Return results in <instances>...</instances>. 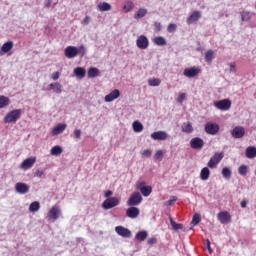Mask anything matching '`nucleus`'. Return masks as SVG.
I'll use <instances>...</instances> for the list:
<instances>
[{"label": "nucleus", "mask_w": 256, "mask_h": 256, "mask_svg": "<svg viewBox=\"0 0 256 256\" xmlns=\"http://www.w3.org/2000/svg\"><path fill=\"white\" fill-rule=\"evenodd\" d=\"M21 118V109H14L6 114L4 117V123H17V120Z\"/></svg>", "instance_id": "obj_1"}, {"label": "nucleus", "mask_w": 256, "mask_h": 256, "mask_svg": "<svg viewBox=\"0 0 256 256\" xmlns=\"http://www.w3.org/2000/svg\"><path fill=\"white\" fill-rule=\"evenodd\" d=\"M142 201H143V197L141 196V193L134 192L129 197L127 201V205L128 207H137V205H141Z\"/></svg>", "instance_id": "obj_2"}, {"label": "nucleus", "mask_w": 256, "mask_h": 256, "mask_svg": "<svg viewBox=\"0 0 256 256\" xmlns=\"http://www.w3.org/2000/svg\"><path fill=\"white\" fill-rule=\"evenodd\" d=\"M225 157V154L223 152L221 153H215L210 160L207 163V167L210 169H215L219 163H221L222 159Z\"/></svg>", "instance_id": "obj_3"}, {"label": "nucleus", "mask_w": 256, "mask_h": 256, "mask_svg": "<svg viewBox=\"0 0 256 256\" xmlns=\"http://www.w3.org/2000/svg\"><path fill=\"white\" fill-rule=\"evenodd\" d=\"M119 203H120L119 198L109 197L103 201L102 207L105 209V211H109V209H113V207H117Z\"/></svg>", "instance_id": "obj_4"}, {"label": "nucleus", "mask_w": 256, "mask_h": 256, "mask_svg": "<svg viewBox=\"0 0 256 256\" xmlns=\"http://www.w3.org/2000/svg\"><path fill=\"white\" fill-rule=\"evenodd\" d=\"M219 124L215 122H207L204 126V131L207 135H217L219 133Z\"/></svg>", "instance_id": "obj_5"}, {"label": "nucleus", "mask_w": 256, "mask_h": 256, "mask_svg": "<svg viewBox=\"0 0 256 256\" xmlns=\"http://www.w3.org/2000/svg\"><path fill=\"white\" fill-rule=\"evenodd\" d=\"M13 47V41L5 42L0 48V57H3V55H13V52H11L13 50Z\"/></svg>", "instance_id": "obj_6"}, {"label": "nucleus", "mask_w": 256, "mask_h": 256, "mask_svg": "<svg viewBox=\"0 0 256 256\" xmlns=\"http://www.w3.org/2000/svg\"><path fill=\"white\" fill-rule=\"evenodd\" d=\"M201 73V69L198 67H190L186 68L183 71V76L188 77L189 79H193V77H197Z\"/></svg>", "instance_id": "obj_7"}, {"label": "nucleus", "mask_w": 256, "mask_h": 256, "mask_svg": "<svg viewBox=\"0 0 256 256\" xmlns=\"http://www.w3.org/2000/svg\"><path fill=\"white\" fill-rule=\"evenodd\" d=\"M214 106H216L217 109H220V111H229V109H231V100L223 99L216 101L214 102Z\"/></svg>", "instance_id": "obj_8"}, {"label": "nucleus", "mask_w": 256, "mask_h": 256, "mask_svg": "<svg viewBox=\"0 0 256 256\" xmlns=\"http://www.w3.org/2000/svg\"><path fill=\"white\" fill-rule=\"evenodd\" d=\"M231 135L234 139H243L245 137V128L243 126H235L231 130Z\"/></svg>", "instance_id": "obj_9"}, {"label": "nucleus", "mask_w": 256, "mask_h": 256, "mask_svg": "<svg viewBox=\"0 0 256 256\" xmlns=\"http://www.w3.org/2000/svg\"><path fill=\"white\" fill-rule=\"evenodd\" d=\"M138 49L145 50L149 47V39L145 35H140L136 40Z\"/></svg>", "instance_id": "obj_10"}, {"label": "nucleus", "mask_w": 256, "mask_h": 256, "mask_svg": "<svg viewBox=\"0 0 256 256\" xmlns=\"http://www.w3.org/2000/svg\"><path fill=\"white\" fill-rule=\"evenodd\" d=\"M190 147L192 149L201 150L203 147H205V141H203V139L200 137H194L190 140Z\"/></svg>", "instance_id": "obj_11"}, {"label": "nucleus", "mask_w": 256, "mask_h": 256, "mask_svg": "<svg viewBox=\"0 0 256 256\" xmlns=\"http://www.w3.org/2000/svg\"><path fill=\"white\" fill-rule=\"evenodd\" d=\"M138 189L143 197H149L153 193V187L145 185V182H140L138 184Z\"/></svg>", "instance_id": "obj_12"}, {"label": "nucleus", "mask_w": 256, "mask_h": 256, "mask_svg": "<svg viewBox=\"0 0 256 256\" xmlns=\"http://www.w3.org/2000/svg\"><path fill=\"white\" fill-rule=\"evenodd\" d=\"M37 161V158L35 157H29L26 158L20 165V169H23L24 171H27V169H31L35 165V162Z\"/></svg>", "instance_id": "obj_13"}, {"label": "nucleus", "mask_w": 256, "mask_h": 256, "mask_svg": "<svg viewBox=\"0 0 256 256\" xmlns=\"http://www.w3.org/2000/svg\"><path fill=\"white\" fill-rule=\"evenodd\" d=\"M115 231L120 237H124L125 239L131 238V230H129L128 228H125L123 226H116Z\"/></svg>", "instance_id": "obj_14"}, {"label": "nucleus", "mask_w": 256, "mask_h": 256, "mask_svg": "<svg viewBox=\"0 0 256 256\" xmlns=\"http://www.w3.org/2000/svg\"><path fill=\"white\" fill-rule=\"evenodd\" d=\"M119 97H121V92L119 91V89H114L112 92L104 97V101L106 103H111L112 101H115V99H119Z\"/></svg>", "instance_id": "obj_15"}, {"label": "nucleus", "mask_w": 256, "mask_h": 256, "mask_svg": "<svg viewBox=\"0 0 256 256\" xmlns=\"http://www.w3.org/2000/svg\"><path fill=\"white\" fill-rule=\"evenodd\" d=\"M15 191L16 193H19V195H26V193L29 191V185L24 182H17L15 184Z\"/></svg>", "instance_id": "obj_16"}, {"label": "nucleus", "mask_w": 256, "mask_h": 256, "mask_svg": "<svg viewBox=\"0 0 256 256\" xmlns=\"http://www.w3.org/2000/svg\"><path fill=\"white\" fill-rule=\"evenodd\" d=\"M140 213H141V211L139 210V208H137L135 206H130L126 210V217H129V219H137L139 217Z\"/></svg>", "instance_id": "obj_17"}, {"label": "nucleus", "mask_w": 256, "mask_h": 256, "mask_svg": "<svg viewBox=\"0 0 256 256\" xmlns=\"http://www.w3.org/2000/svg\"><path fill=\"white\" fill-rule=\"evenodd\" d=\"M59 215H61V209L57 206H53L48 212V219L51 221H57V219H59Z\"/></svg>", "instance_id": "obj_18"}, {"label": "nucleus", "mask_w": 256, "mask_h": 256, "mask_svg": "<svg viewBox=\"0 0 256 256\" xmlns=\"http://www.w3.org/2000/svg\"><path fill=\"white\" fill-rule=\"evenodd\" d=\"M77 53V47L75 46H67L64 50V54L67 59H74V57H77Z\"/></svg>", "instance_id": "obj_19"}, {"label": "nucleus", "mask_w": 256, "mask_h": 256, "mask_svg": "<svg viewBox=\"0 0 256 256\" xmlns=\"http://www.w3.org/2000/svg\"><path fill=\"white\" fill-rule=\"evenodd\" d=\"M167 137L168 135L165 131H156L151 134V139H154V141H165Z\"/></svg>", "instance_id": "obj_20"}, {"label": "nucleus", "mask_w": 256, "mask_h": 256, "mask_svg": "<svg viewBox=\"0 0 256 256\" xmlns=\"http://www.w3.org/2000/svg\"><path fill=\"white\" fill-rule=\"evenodd\" d=\"M218 221H220L222 225H225V223L231 222V214H229V212L218 213Z\"/></svg>", "instance_id": "obj_21"}, {"label": "nucleus", "mask_w": 256, "mask_h": 256, "mask_svg": "<svg viewBox=\"0 0 256 256\" xmlns=\"http://www.w3.org/2000/svg\"><path fill=\"white\" fill-rule=\"evenodd\" d=\"M201 17L200 11H194L186 20L187 25H193L197 23V20Z\"/></svg>", "instance_id": "obj_22"}, {"label": "nucleus", "mask_w": 256, "mask_h": 256, "mask_svg": "<svg viewBox=\"0 0 256 256\" xmlns=\"http://www.w3.org/2000/svg\"><path fill=\"white\" fill-rule=\"evenodd\" d=\"M49 87L53 93H56L57 95H61L63 93V85H61L59 82H53L49 85Z\"/></svg>", "instance_id": "obj_23"}, {"label": "nucleus", "mask_w": 256, "mask_h": 256, "mask_svg": "<svg viewBox=\"0 0 256 256\" xmlns=\"http://www.w3.org/2000/svg\"><path fill=\"white\" fill-rule=\"evenodd\" d=\"M65 129H67V124L59 123L53 128L52 135H61Z\"/></svg>", "instance_id": "obj_24"}, {"label": "nucleus", "mask_w": 256, "mask_h": 256, "mask_svg": "<svg viewBox=\"0 0 256 256\" xmlns=\"http://www.w3.org/2000/svg\"><path fill=\"white\" fill-rule=\"evenodd\" d=\"M245 155L247 159H255L256 157V147L255 146H249L245 150Z\"/></svg>", "instance_id": "obj_25"}, {"label": "nucleus", "mask_w": 256, "mask_h": 256, "mask_svg": "<svg viewBox=\"0 0 256 256\" xmlns=\"http://www.w3.org/2000/svg\"><path fill=\"white\" fill-rule=\"evenodd\" d=\"M211 175V170H209V167H204L200 171V179L201 181H207Z\"/></svg>", "instance_id": "obj_26"}, {"label": "nucleus", "mask_w": 256, "mask_h": 256, "mask_svg": "<svg viewBox=\"0 0 256 256\" xmlns=\"http://www.w3.org/2000/svg\"><path fill=\"white\" fill-rule=\"evenodd\" d=\"M153 43L158 47H165V45H167V40L162 36H157L153 39Z\"/></svg>", "instance_id": "obj_27"}, {"label": "nucleus", "mask_w": 256, "mask_h": 256, "mask_svg": "<svg viewBox=\"0 0 256 256\" xmlns=\"http://www.w3.org/2000/svg\"><path fill=\"white\" fill-rule=\"evenodd\" d=\"M85 68L83 67H77L74 69V75L75 77H78V79H83V77H85Z\"/></svg>", "instance_id": "obj_28"}, {"label": "nucleus", "mask_w": 256, "mask_h": 256, "mask_svg": "<svg viewBox=\"0 0 256 256\" xmlns=\"http://www.w3.org/2000/svg\"><path fill=\"white\" fill-rule=\"evenodd\" d=\"M222 176L224 177V179H226V181H229V179H231V175H233V172L231 171V168L229 167H224L222 169Z\"/></svg>", "instance_id": "obj_29"}, {"label": "nucleus", "mask_w": 256, "mask_h": 256, "mask_svg": "<svg viewBox=\"0 0 256 256\" xmlns=\"http://www.w3.org/2000/svg\"><path fill=\"white\" fill-rule=\"evenodd\" d=\"M41 209V204L38 201H34L29 206L30 213H37Z\"/></svg>", "instance_id": "obj_30"}, {"label": "nucleus", "mask_w": 256, "mask_h": 256, "mask_svg": "<svg viewBox=\"0 0 256 256\" xmlns=\"http://www.w3.org/2000/svg\"><path fill=\"white\" fill-rule=\"evenodd\" d=\"M99 76V69H97L96 67H91L90 69H88V77L89 79H95V77Z\"/></svg>", "instance_id": "obj_31"}, {"label": "nucleus", "mask_w": 256, "mask_h": 256, "mask_svg": "<svg viewBox=\"0 0 256 256\" xmlns=\"http://www.w3.org/2000/svg\"><path fill=\"white\" fill-rule=\"evenodd\" d=\"M149 233H147V231L142 230L139 231L136 235H135V239H137V241H145V239H147Z\"/></svg>", "instance_id": "obj_32"}, {"label": "nucleus", "mask_w": 256, "mask_h": 256, "mask_svg": "<svg viewBox=\"0 0 256 256\" xmlns=\"http://www.w3.org/2000/svg\"><path fill=\"white\" fill-rule=\"evenodd\" d=\"M182 132L191 134L193 132V125L190 122L182 124Z\"/></svg>", "instance_id": "obj_33"}, {"label": "nucleus", "mask_w": 256, "mask_h": 256, "mask_svg": "<svg viewBox=\"0 0 256 256\" xmlns=\"http://www.w3.org/2000/svg\"><path fill=\"white\" fill-rule=\"evenodd\" d=\"M147 15V9L145 8H140L135 14H134V19H143Z\"/></svg>", "instance_id": "obj_34"}, {"label": "nucleus", "mask_w": 256, "mask_h": 256, "mask_svg": "<svg viewBox=\"0 0 256 256\" xmlns=\"http://www.w3.org/2000/svg\"><path fill=\"white\" fill-rule=\"evenodd\" d=\"M170 225L174 231H179L180 229H183V224L175 222L171 217L169 218Z\"/></svg>", "instance_id": "obj_35"}, {"label": "nucleus", "mask_w": 256, "mask_h": 256, "mask_svg": "<svg viewBox=\"0 0 256 256\" xmlns=\"http://www.w3.org/2000/svg\"><path fill=\"white\" fill-rule=\"evenodd\" d=\"M132 127L135 133H141V131H143V124L139 121H134Z\"/></svg>", "instance_id": "obj_36"}, {"label": "nucleus", "mask_w": 256, "mask_h": 256, "mask_svg": "<svg viewBox=\"0 0 256 256\" xmlns=\"http://www.w3.org/2000/svg\"><path fill=\"white\" fill-rule=\"evenodd\" d=\"M135 7V4L131 1H127L123 6L124 13H130V11H133V8Z\"/></svg>", "instance_id": "obj_37"}, {"label": "nucleus", "mask_w": 256, "mask_h": 256, "mask_svg": "<svg viewBox=\"0 0 256 256\" xmlns=\"http://www.w3.org/2000/svg\"><path fill=\"white\" fill-rule=\"evenodd\" d=\"M215 55V52L213 50H208L206 53H205V61L206 63H211L213 61V57Z\"/></svg>", "instance_id": "obj_38"}, {"label": "nucleus", "mask_w": 256, "mask_h": 256, "mask_svg": "<svg viewBox=\"0 0 256 256\" xmlns=\"http://www.w3.org/2000/svg\"><path fill=\"white\" fill-rule=\"evenodd\" d=\"M98 9L100 11H111V4L107 2L100 3L98 4Z\"/></svg>", "instance_id": "obj_39"}, {"label": "nucleus", "mask_w": 256, "mask_h": 256, "mask_svg": "<svg viewBox=\"0 0 256 256\" xmlns=\"http://www.w3.org/2000/svg\"><path fill=\"white\" fill-rule=\"evenodd\" d=\"M10 101L7 96H0V109H4V107H7L9 105Z\"/></svg>", "instance_id": "obj_40"}, {"label": "nucleus", "mask_w": 256, "mask_h": 256, "mask_svg": "<svg viewBox=\"0 0 256 256\" xmlns=\"http://www.w3.org/2000/svg\"><path fill=\"white\" fill-rule=\"evenodd\" d=\"M148 84L150 87H159L161 85V79L154 78V79H149Z\"/></svg>", "instance_id": "obj_41"}, {"label": "nucleus", "mask_w": 256, "mask_h": 256, "mask_svg": "<svg viewBox=\"0 0 256 256\" xmlns=\"http://www.w3.org/2000/svg\"><path fill=\"white\" fill-rule=\"evenodd\" d=\"M63 153V148L61 146H54L51 148V155H61Z\"/></svg>", "instance_id": "obj_42"}, {"label": "nucleus", "mask_w": 256, "mask_h": 256, "mask_svg": "<svg viewBox=\"0 0 256 256\" xmlns=\"http://www.w3.org/2000/svg\"><path fill=\"white\" fill-rule=\"evenodd\" d=\"M249 167H247V165L243 164L238 168V173L239 175H242V177H245V175H247V171H248Z\"/></svg>", "instance_id": "obj_43"}, {"label": "nucleus", "mask_w": 256, "mask_h": 256, "mask_svg": "<svg viewBox=\"0 0 256 256\" xmlns=\"http://www.w3.org/2000/svg\"><path fill=\"white\" fill-rule=\"evenodd\" d=\"M85 53H87V48L85 45H80L77 48V55H80V57H85Z\"/></svg>", "instance_id": "obj_44"}, {"label": "nucleus", "mask_w": 256, "mask_h": 256, "mask_svg": "<svg viewBox=\"0 0 256 256\" xmlns=\"http://www.w3.org/2000/svg\"><path fill=\"white\" fill-rule=\"evenodd\" d=\"M199 223H201V216L196 213L193 215L191 224L195 226V225H199Z\"/></svg>", "instance_id": "obj_45"}, {"label": "nucleus", "mask_w": 256, "mask_h": 256, "mask_svg": "<svg viewBox=\"0 0 256 256\" xmlns=\"http://www.w3.org/2000/svg\"><path fill=\"white\" fill-rule=\"evenodd\" d=\"M241 19L242 21H249L251 19V13L248 11H243L241 13Z\"/></svg>", "instance_id": "obj_46"}, {"label": "nucleus", "mask_w": 256, "mask_h": 256, "mask_svg": "<svg viewBox=\"0 0 256 256\" xmlns=\"http://www.w3.org/2000/svg\"><path fill=\"white\" fill-rule=\"evenodd\" d=\"M163 155L164 153L162 152V150H158L155 154H154V159L156 161H163Z\"/></svg>", "instance_id": "obj_47"}, {"label": "nucleus", "mask_w": 256, "mask_h": 256, "mask_svg": "<svg viewBox=\"0 0 256 256\" xmlns=\"http://www.w3.org/2000/svg\"><path fill=\"white\" fill-rule=\"evenodd\" d=\"M168 33H175L177 31V25L176 24H169L167 27Z\"/></svg>", "instance_id": "obj_48"}, {"label": "nucleus", "mask_w": 256, "mask_h": 256, "mask_svg": "<svg viewBox=\"0 0 256 256\" xmlns=\"http://www.w3.org/2000/svg\"><path fill=\"white\" fill-rule=\"evenodd\" d=\"M177 201V196H171V198L166 201L165 205L171 206L175 205V202Z\"/></svg>", "instance_id": "obj_49"}, {"label": "nucleus", "mask_w": 256, "mask_h": 256, "mask_svg": "<svg viewBox=\"0 0 256 256\" xmlns=\"http://www.w3.org/2000/svg\"><path fill=\"white\" fill-rule=\"evenodd\" d=\"M163 29V26L161 25V22H155L154 23V31L155 33H159Z\"/></svg>", "instance_id": "obj_50"}, {"label": "nucleus", "mask_w": 256, "mask_h": 256, "mask_svg": "<svg viewBox=\"0 0 256 256\" xmlns=\"http://www.w3.org/2000/svg\"><path fill=\"white\" fill-rule=\"evenodd\" d=\"M73 139H81V130L75 129L72 135Z\"/></svg>", "instance_id": "obj_51"}, {"label": "nucleus", "mask_w": 256, "mask_h": 256, "mask_svg": "<svg viewBox=\"0 0 256 256\" xmlns=\"http://www.w3.org/2000/svg\"><path fill=\"white\" fill-rule=\"evenodd\" d=\"M34 175H35V177H40L41 178L45 175V171L41 170V169H38V170H36Z\"/></svg>", "instance_id": "obj_52"}, {"label": "nucleus", "mask_w": 256, "mask_h": 256, "mask_svg": "<svg viewBox=\"0 0 256 256\" xmlns=\"http://www.w3.org/2000/svg\"><path fill=\"white\" fill-rule=\"evenodd\" d=\"M185 97H186V94H185V93L179 94V96H178V98H177V102H178V103H183V101H185Z\"/></svg>", "instance_id": "obj_53"}, {"label": "nucleus", "mask_w": 256, "mask_h": 256, "mask_svg": "<svg viewBox=\"0 0 256 256\" xmlns=\"http://www.w3.org/2000/svg\"><path fill=\"white\" fill-rule=\"evenodd\" d=\"M152 151L149 149H146L142 152L143 157H150L152 155Z\"/></svg>", "instance_id": "obj_54"}, {"label": "nucleus", "mask_w": 256, "mask_h": 256, "mask_svg": "<svg viewBox=\"0 0 256 256\" xmlns=\"http://www.w3.org/2000/svg\"><path fill=\"white\" fill-rule=\"evenodd\" d=\"M90 21H91V17L86 16V17H84V19L82 20V25H89Z\"/></svg>", "instance_id": "obj_55"}, {"label": "nucleus", "mask_w": 256, "mask_h": 256, "mask_svg": "<svg viewBox=\"0 0 256 256\" xmlns=\"http://www.w3.org/2000/svg\"><path fill=\"white\" fill-rule=\"evenodd\" d=\"M147 243L148 245H155V243H157V238L155 237L149 238Z\"/></svg>", "instance_id": "obj_56"}, {"label": "nucleus", "mask_w": 256, "mask_h": 256, "mask_svg": "<svg viewBox=\"0 0 256 256\" xmlns=\"http://www.w3.org/2000/svg\"><path fill=\"white\" fill-rule=\"evenodd\" d=\"M230 73H237V68L234 63L230 64Z\"/></svg>", "instance_id": "obj_57"}, {"label": "nucleus", "mask_w": 256, "mask_h": 256, "mask_svg": "<svg viewBox=\"0 0 256 256\" xmlns=\"http://www.w3.org/2000/svg\"><path fill=\"white\" fill-rule=\"evenodd\" d=\"M60 77V73L59 72H54L51 76V78L53 79V81H57V79H59Z\"/></svg>", "instance_id": "obj_58"}, {"label": "nucleus", "mask_w": 256, "mask_h": 256, "mask_svg": "<svg viewBox=\"0 0 256 256\" xmlns=\"http://www.w3.org/2000/svg\"><path fill=\"white\" fill-rule=\"evenodd\" d=\"M206 245L209 253H213V249H211V242L209 240L206 241Z\"/></svg>", "instance_id": "obj_59"}, {"label": "nucleus", "mask_w": 256, "mask_h": 256, "mask_svg": "<svg viewBox=\"0 0 256 256\" xmlns=\"http://www.w3.org/2000/svg\"><path fill=\"white\" fill-rule=\"evenodd\" d=\"M111 195H113V191H111V190L106 191L105 194H104V196H105L107 199H109V197H111Z\"/></svg>", "instance_id": "obj_60"}, {"label": "nucleus", "mask_w": 256, "mask_h": 256, "mask_svg": "<svg viewBox=\"0 0 256 256\" xmlns=\"http://www.w3.org/2000/svg\"><path fill=\"white\" fill-rule=\"evenodd\" d=\"M240 206L242 207V209H245V207H247V201L242 200L241 203H240Z\"/></svg>", "instance_id": "obj_61"}, {"label": "nucleus", "mask_w": 256, "mask_h": 256, "mask_svg": "<svg viewBox=\"0 0 256 256\" xmlns=\"http://www.w3.org/2000/svg\"><path fill=\"white\" fill-rule=\"evenodd\" d=\"M52 0H45L44 5L45 7H51Z\"/></svg>", "instance_id": "obj_62"}]
</instances>
